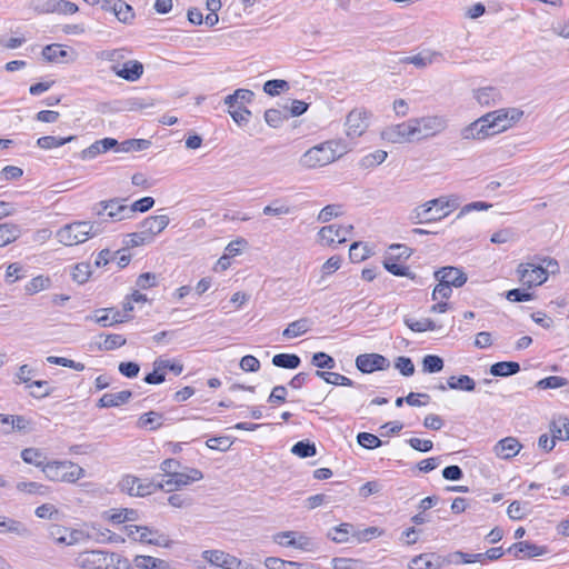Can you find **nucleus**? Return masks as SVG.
Wrapping results in <instances>:
<instances>
[{
  "instance_id": "nucleus-1",
  "label": "nucleus",
  "mask_w": 569,
  "mask_h": 569,
  "mask_svg": "<svg viewBox=\"0 0 569 569\" xmlns=\"http://www.w3.org/2000/svg\"><path fill=\"white\" fill-rule=\"evenodd\" d=\"M456 207L455 200L447 197L436 198L413 208L409 220L413 224L436 222L449 216Z\"/></svg>"
},
{
  "instance_id": "nucleus-2",
  "label": "nucleus",
  "mask_w": 569,
  "mask_h": 569,
  "mask_svg": "<svg viewBox=\"0 0 569 569\" xmlns=\"http://www.w3.org/2000/svg\"><path fill=\"white\" fill-rule=\"evenodd\" d=\"M347 152V147L341 141H326L308 149L300 158V164L308 169L327 166L339 159Z\"/></svg>"
},
{
  "instance_id": "nucleus-3",
  "label": "nucleus",
  "mask_w": 569,
  "mask_h": 569,
  "mask_svg": "<svg viewBox=\"0 0 569 569\" xmlns=\"http://www.w3.org/2000/svg\"><path fill=\"white\" fill-rule=\"evenodd\" d=\"M102 231V221H74L60 228L57 231V238L64 246H76L100 234Z\"/></svg>"
},
{
  "instance_id": "nucleus-4",
  "label": "nucleus",
  "mask_w": 569,
  "mask_h": 569,
  "mask_svg": "<svg viewBox=\"0 0 569 569\" xmlns=\"http://www.w3.org/2000/svg\"><path fill=\"white\" fill-rule=\"evenodd\" d=\"M123 531L129 539L136 542L162 548H169L172 543L166 533L153 527L129 523L123 527Z\"/></svg>"
},
{
  "instance_id": "nucleus-5",
  "label": "nucleus",
  "mask_w": 569,
  "mask_h": 569,
  "mask_svg": "<svg viewBox=\"0 0 569 569\" xmlns=\"http://www.w3.org/2000/svg\"><path fill=\"white\" fill-rule=\"evenodd\" d=\"M43 473L51 481L73 483L84 476V469L71 461H52L43 466Z\"/></svg>"
},
{
  "instance_id": "nucleus-6",
  "label": "nucleus",
  "mask_w": 569,
  "mask_h": 569,
  "mask_svg": "<svg viewBox=\"0 0 569 569\" xmlns=\"http://www.w3.org/2000/svg\"><path fill=\"white\" fill-rule=\"evenodd\" d=\"M116 559L119 561V556L114 552L100 549L86 550L77 555L73 563L81 569H109Z\"/></svg>"
},
{
  "instance_id": "nucleus-7",
  "label": "nucleus",
  "mask_w": 569,
  "mask_h": 569,
  "mask_svg": "<svg viewBox=\"0 0 569 569\" xmlns=\"http://www.w3.org/2000/svg\"><path fill=\"white\" fill-rule=\"evenodd\" d=\"M522 116L523 111L517 108H502L485 114L490 124L491 136L506 131L519 121Z\"/></svg>"
},
{
  "instance_id": "nucleus-8",
  "label": "nucleus",
  "mask_w": 569,
  "mask_h": 569,
  "mask_svg": "<svg viewBox=\"0 0 569 569\" xmlns=\"http://www.w3.org/2000/svg\"><path fill=\"white\" fill-rule=\"evenodd\" d=\"M412 129L415 130L416 140H422L435 137L445 131L448 122L441 116H427L411 119Z\"/></svg>"
},
{
  "instance_id": "nucleus-9",
  "label": "nucleus",
  "mask_w": 569,
  "mask_h": 569,
  "mask_svg": "<svg viewBox=\"0 0 569 569\" xmlns=\"http://www.w3.org/2000/svg\"><path fill=\"white\" fill-rule=\"evenodd\" d=\"M123 202L124 199L120 198L100 201L93 206L92 211L100 218L99 221H102V223L107 221L104 217H108L110 221L130 219L129 212L122 211V209L129 208V206Z\"/></svg>"
},
{
  "instance_id": "nucleus-10",
  "label": "nucleus",
  "mask_w": 569,
  "mask_h": 569,
  "mask_svg": "<svg viewBox=\"0 0 569 569\" xmlns=\"http://www.w3.org/2000/svg\"><path fill=\"white\" fill-rule=\"evenodd\" d=\"M517 273L522 284L529 288L540 286L547 281V269L535 262L520 263Z\"/></svg>"
},
{
  "instance_id": "nucleus-11",
  "label": "nucleus",
  "mask_w": 569,
  "mask_h": 569,
  "mask_svg": "<svg viewBox=\"0 0 569 569\" xmlns=\"http://www.w3.org/2000/svg\"><path fill=\"white\" fill-rule=\"evenodd\" d=\"M203 478V473L196 468H186L184 471H177L167 480L162 482V490L171 492L181 489L192 482L199 481Z\"/></svg>"
},
{
  "instance_id": "nucleus-12",
  "label": "nucleus",
  "mask_w": 569,
  "mask_h": 569,
  "mask_svg": "<svg viewBox=\"0 0 569 569\" xmlns=\"http://www.w3.org/2000/svg\"><path fill=\"white\" fill-rule=\"evenodd\" d=\"M353 230L352 224H329L322 227L318 236L327 246L345 243Z\"/></svg>"
},
{
  "instance_id": "nucleus-13",
  "label": "nucleus",
  "mask_w": 569,
  "mask_h": 569,
  "mask_svg": "<svg viewBox=\"0 0 569 569\" xmlns=\"http://www.w3.org/2000/svg\"><path fill=\"white\" fill-rule=\"evenodd\" d=\"M411 124V119L406 122L387 127L381 136L385 140L392 143H403L416 140V134L413 132Z\"/></svg>"
},
{
  "instance_id": "nucleus-14",
  "label": "nucleus",
  "mask_w": 569,
  "mask_h": 569,
  "mask_svg": "<svg viewBox=\"0 0 569 569\" xmlns=\"http://www.w3.org/2000/svg\"><path fill=\"white\" fill-rule=\"evenodd\" d=\"M356 367L362 373H371L377 370H387L390 361L379 353H362L356 358Z\"/></svg>"
},
{
  "instance_id": "nucleus-15",
  "label": "nucleus",
  "mask_w": 569,
  "mask_h": 569,
  "mask_svg": "<svg viewBox=\"0 0 569 569\" xmlns=\"http://www.w3.org/2000/svg\"><path fill=\"white\" fill-rule=\"evenodd\" d=\"M488 118L481 116L473 122L460 129L459 136L462 140H485L491 136Z\"/></svg>"
},
{
  "instance_id": "nucleus-16",
  "label": "nucleus",
  "mask_w": 569,
  "mask_h": 569,
  "mask_svg": "<svg viewBox=\"0 0 569 569\" xmlns=\"http://www.w3.org/2000/svg\"><path fill=\"white\" fill-rule=\"evenodd\" d=\"M368 112L363 109L351 110L346 119L347 136L349 138L360 137L368 128Z\"/></svg>"
},
{
  "instance_id": "nucleus-17",
  "label": "nucleus",
  "mask_w": 569,
  "mask_h": 569,
  "mask_svg": "<svg viewBox=\"0 0 569 569\" xmlns=\"http://www.w3.org/2000/svg\"><path fill=\"white\" fill-rule=\"evenodd\" d=\"M445 565V557L435 552H429L413 557L408 567L409 569H441Z\"/></svg>"
},
{
  "instance_id": "nucleus-18",
  "label": "nucleus",
  "mask_w": 569,
  "mask_h": 569,
  "mask_svg": "<svg viewBox=\"0 0 569 569\" xmlns=\"http://www.w3.org/2000/svg\"><path fill=\"white\" fill-rule=\"evenodd\" d=\"M438 281L445 282L450 287L460 288L467 282V274L456 267H443L435 272Z\"/></svg>"
},
{
  "instance_id": "nucleus-19",
  "label": "nucleus",
  "mask_w": 569,
  "mask_h": 569,
  "mask_svg": "<svg viewBox=\"0 0 569 569\" xmlns=\"http://www.w3.org/2000/svg\"><path fill=\"white\" fill-rule=\"evenodd\" d=\"M110 69L119 78L130 82L139 80L143 73V64L137 60L124 62L122 68H120L118 64H112Z\"/></svg>"
},
{
  "instance_id": "nucleus-20",
  "label": "nucleus",
  "mask_w": 569,
  "mask_h": 569,
  "mask_svg": "<svg viewBox=\"0 0 569 569\" xmlns=\"http://www.w3.org/2000/svg\"><path fill=\"white\" fill-rule=\"evenodd\" d=\"M169 224V217L166 214L150 216L140 222L139 228L152 241L153 238L162 232Z\"/></svg>"
},
{
  "instance_id": "nucleus-21",
  "label": "nucleus",
  "mask_w": 569,
  "mask_h": 569,
  "mask_svg": "<svg viewBox=\"0 0 569 569\" xmlns=\"http://www.w3.org/2000/svg\"><path fill=\"white\" fill-rule=\"evenodd\" d=\"M86 320H92L101 327H110L126 321L124 316L113 308L99 309L93 315L87 316Z\"/></svg>"
},
{
  "instance_id": "nucleus-22",
  "label": "nucleus",
  "mask_w": 569,
  "mask_h": 569,
  "mask_svg": "<svg viewBox=\"0 0 569 569\" xmlns=\"http://www.w3.org/2000/svg\"><path fill=\"white\" fill-rule=\"evenodd\" d=\"M273 541L283 547H293L306 550L309 546V538L298 535L296 531H281L273 536Z\"/></svg>"
},
{
  "instance_id": "nucleus-23",
  "label": "nucleus",
  "mask_w": 569,
  "mask_h": 569,
  "mask_svg": "<svg viewBox=\"0 0 569 569\" xmlns=\"http://www.w3.org/2000/svg\"><path fill=\"white\" fill-rule=\"evenodd\" d=\"M119 142L113 138H103L101 140L94 141L88 148L83 149L81 152L82 160H91L96 158L100 153H104L116 147H118Z\"/></svg>"
},
{
  "instance_id": "nucleus-24",
  "label": "nucleus",
  "mask_w": 569,
  "mask_h": 569,
  "mask_svg": "<svg viewBox=\"0 0 569 569\" xmlns=\"http://www.w3.org/2000/svg\"><path fill=\"white\" fill-rule=\"evenodd\" d=\"M202 558L210 563V569L223 565L240 566V561L236 557L220 550H206L202 553Z\"/></svg>"
},
{
  "instance_id": "nucleus-25",
  "label": "nucleus",
  "mask_w": 569,
  "mask_h": 569,
  "mask_svg": "<svg viewBox=\"0 0 569 569\" xmlns=\"http://www.w3.org/2000/svg\"><path fill=\"white\" fill-rule=\"evenodd\" d=\"M473 98L482 107H492L502 100L501 92L495 87H485L475 90Z\"/></svg>"
},
{
  "instance_id": "nucleus-26",
  "label": "nucleus",
  "mask_w": 569,
  "mask_h": 569,
  "mask_svg": "<svg viewBox=\"0 0 569 569\" xmlns=\"http://www.w3.org/2000/svg\"><path fill=\"white\" fill-rule=\"evenodd\" d=\"M507 552L516 558L537 557L543 553V549L530 541L516 542L507 549Z\"/></svg>"
},
{
  "instance_id": "nucleus-27",
  "label": "nucleus",
  "mask_w": 569,
  "mask_h": 569,
  "mask_svg": "<svg viewBox=\"0 0 569 569\" xmlns=\"http://www.w3.org/2000/svg\"><path fill=\"white\" fill-rule=\"evenodd\" d=\"M521 449L520 442L513 437H507L498 441L495 446V452L502 459L515 457Z\"/></svg>"
},
{
  "instance_id": "nucleus-28",
  "label": "nucleus",
  "mask_w": 569,
  "mask_h": 569,
  "mask_svg": "<svg viewBox=\"0 0 569 569\" xmlns=\"http://www.w3.org/2000/svg\"><path fill=\"white\" fill-rule=\"evenodd\" d=\"M132 396L130 390H122L114 393H104L98 401L99 408L119 407L127 403Z\"/></svg>"
},
{
  "instance_id": "nucleus-29",
  "label": "nucleus",
  "mask_w": 569,
  "mask_h": 569,
  "mask_svg": "<svg viewBox=\"0 0 569 569\" xmlns=\"http://www.w3.org/2000/svg\"><path fill=\"white\" fill-rule=\"evenodd\" d=\"M133 565L139 569H169L166 560L146 555H138L133 559Z\"/></svg>"
},
{
  "instance_id": "nucleus-30",
  "label": "nucleus",
  "mask_w": 569,
  "mask_h": 569,
  "mask_svg": "<svg viewBox=\"0 0 569 569\" xmlns=\"http://www.w3.org/2000/svg\"><path fill=\"white\" fill-rule=\"evenodd\" d=\"M489 371L495 377H509L520 371V365L516 361H499L491 365Z\"/></svg>"
},
{
  "instance_id": "nucleus-31",
  "label": "nucleus",
  "mask_w": 569,
  "mask_h": 569,
  "mask_svg": "<svg viewBox=\"0 0 569 569\" xmlns=\"http://www.w3.org/2000/svg\"><path fill=\"white\" fill-rule=\"evenodd\" d=\"M550 432L556 440H569V419L559 417L550 422Z\"/></svg>"
},
{
  "instance_id": "nucleus-32",
  "label": "nucleus",
  "mask_w": 569,
  "mask_h": 569,
  "mask_svg": "<svg viewBox=\"0 0 569 569\" xmlns=\"http://www.w3.org/2000/svg\"><path fill=\"white\" fill-rule=\"evenodd\" d=\"M310 329V320L308 318L298 319L288 325L282 331V337L286 339H292L302 336Z\"/></svg>"
},
{
  "instance_id": "nucleus-33",
  "label": "nucleus",
  "mask_w": 569,
  "mask_h": 569,
  "mask_svg": "<svg viewBox=\"0 0 569 569\" xmlns=\"http://www.w3.org/2000/svg\"><path fill=\"white\" fill-rule=\"evenodd\" d=\"M21 234V228L16 223L0 224V247L16 241Z\"/></svg>"
},
{
  "instance_id": "nucleus-34",
  "label": "nucleus",
  "mask_w": 569,
  "mask_h": 569,
  "mask_svg": "<svg viewBox=\"0 0 569 569\" xmlns=\"http://www.w3.org/2000/svg\"><path fill=\"white\" fill-rule=\"evenodd\" d=\"M253 92L248 89H237L232 94H229L224 98V103L229 108H234L238 106H242L243 103H249L253 99Z\"/></svg>"
},
{
  "instance_id": "nucleus-35",
  "label": "nucleus",
  "mask_w": 569,
  "mask_h": 569,
  "mask_svg": "<svg viewBox=\"0 0 569 569\" xmlns=\"http://www.w3.org/2000/svg\"><path fill=\"white\" fill-rule=\"evenodd\" d=\"M271 362L278 368L297 369L301 363V359L295 353H278L272 357Z\"/></svg>"
},
{
  "instance_id": "nucleus-36",
  "label": "nucleus",
  "mask_w": 569,
  "mask_h": 569,
  "mask_svg": "<svg viewBox=\"0 0 569 569\" xmlns=\"http://www.w3.org/2000/svg\"><path fill=\"white\" fill-rule=\"evenodd\" d=\"M447 386L448 388L453 390H462L468 392L473 391L476 389L475 380L467 375H461L459 377H449L447 380Z\"/></svg>"
},
{
  "instance_id": "nucleus-37",
  "label": "nucleus",
  "mask_w": 569,
  "mask_h": 569,
  "mask_svg": "<svg viewBox=\"0 0 569 569\" xmlns=\"http://www.w3.org/2000/svg\"><path fill=\"white\" fill-rule=\"evenodd\" d=\"M315 375L325 380L327 383L335 385V386H346V387H353L355 382L349 379L348 377L337 373V372H328V371H320L317 370Z\"/></svg>"
},
{
  "instance_id": "nucleus-38",
  "label": "nucleus",
  "mask_w": 569,
  "mask_h": 569,
  "mask_svg": "<svg viewBox=\"0 0 569 569\" xmlns=\"http://www.w3.org/2000/svg\"><path fill=\"white\" fill-rule=\"evenodd\" d=\"M383 267L387 271L398 277H408L411 280H416L417 276L412 273L407 266L400 264L393 260V258H386L383 260Z\"/></svg>"
},
{
  "instance_id": "nucleus-39",
  "label": "nucleus",
  "mask_w": 569,
  "mask_h": 569,
  "mask_svg": "<svg viewBox=\"0 0 569 569\" xmlns=\"http://www.w3.org/2000/svg\"><path fill=\"white\" fill-rule=\"evenodd\" d=\"M162 413L157 411H149L143 413L138 420L139 428H149L150 430H157L162 426Z\"/></svg>"
},
{
  "instance_id": "nucleus-40",
  "label": "nucleus",
  "mask_w": 569,
  "mask_h": 569,
  "mask_svg": "<svg viewBox=\"0 0 569 569\" xmlns=\"http://www.w3.org/2000/svg\"><path fill=\"white\" fill-rule=\"evenodd\" d=\"M0 532H13L19 536H28V528L20 521L7 519L0 516Z\"/></svg>"
},
{
  "instance_id": "nucleus-41",
  "label": "nucleus",
  "mask_w": 569,
  "mask_h": 569,
  "mask_svg": "<svg viewBox=\"0 0 569 569\" xmlns=\"http://www.w3.org/2000/svg\"><path fill=\"white\" fill-rule=\"evenodd\" d=\"M480 559H481V556H479V553L455 551V552L449 553L448 557H446V565H448V563L469 565V563H476V562L479 563Z\"/></svg>"
},
{
  "instance_id": "nucleus-42",
  "label": "nucleus",
  "mask_w": 569,
  "mask_h": 569,
  "mask_svg": "<svg viewBox=\"0 0 569 569\" xmlns=\"http://www.w3.org/2000/svg\"><path fill=\"white\" fill-rule=\"evenodd\" d=\"M42 56L44 60L49 62H57L66 59L69 56V52L63 50L61 44L52 43L42 49Z\"/></svg>"
},
{
  "instance_id": "nucleus-43",
  "label": "nucleus",
  "mask_w": 569,
  "mask_h": 569,
  "mask_svg": "<svg viewBox=\"0 0 569 569\" xmlns=\"http://www.w3.org/2000/svg\"><path fill=\"white\" fill-rule=\"evenodd\" d=\"M21 458L26 463L33 465L36 467L46 466V456L42 451L36 448H27L21 451Z\"/></svg>"
},
{
  "instance_id": "nucleus-44",
  "label": "nucleus",
  "mask_w": 569,
  "mask_h": 569,
  "mask_svg": "<svg viewBox=\"0 0 569 569\" xmlns=\"http://www.w3.org/2000/svg\"><path fill=\"white\" fill-rule=\"evenodd\" d=\"M74 139H76L74 136H69L66 138H58L54 136H44L37 140V144L41 149L49 150V149L61 147Z\"/></svg>"
},
{
  "instance_id": "nucleus-45",
  "label": "nucleus",
  "mask_w": 569,
  "mask_h": 569,
  "mask_svg": "<svg viewBox=\"0 0 569 569\" xmlns=\"http://www.w3.org/2000/svg\"><path fill=\"white\" fill-rule=\"evenodd\" d=\"M264 216L281 217L291 213V208L282 200L276 199L262 209Z\"/></svg>"
},
{
  "instance_id": "nucleus-46",
  "label": "nucleus",
  "mask_w": 569,
  "mask_h": 569,
  "mask_svg": "<svg viewBox=\"0 0 569 569\" xmlns=\"http://www.w3.org/2000/svg\"><path fill=\"white\" fill-rule=\"evenodd\" d=\"M529 502H520L515 500L509 505L507 515L512 520H521L529 515Z\"/></svg>"
},
{
  "instance_id": "nucleus-47",
  "label": "nucleus",
  "mask_w": 569,
  "mask_h": 569,
  "mask_svg": "<svg viewBox=\"0 0 569 569\" xmlns=\"http://www.w3.org/2000/svg\"><path fill=\"white\" fill-rule=\"evenodd\" d=\"M291 452L300 458H309L317 455V448L313 442L301 440L292 446Z\"/></svg>"
},
{
  "instance_id": "nucleus-48",
  "label": "nucleus",
  "mask_w": 569,
  "mask_h": 569,
  "mask_svg": "<svg viewBox=\"0 0 569 569\" xmlns=\"http://www.w3.org/2000/svg\"><path fill=\"white\" fill-rule=\"evenodd\" d=\"M151 146V141L147 139H128L118 144V151L130 152V151H142Z\"/></svg>"
},
{
  "instance_id": "nucleus-49",
  "label": "nucleus",
  "mask_w": 569,
  "mask_h": 569,
  "mask_svg": "<svg viewBox=\"0 0 569 569\" xmlns=\"http://www.w3.org/2000/svg\"><path fill=\"white\" fill-rule=\"evenodd\" d=\"M50 286L51 280L49 277L37 276L26 284L24 290L28 295H34L42 290L49 289Z\"/></svg>"
},
{
  "instance_id": "nucleus-50",
  "label": "nucleus",
  "mask_w": 569,
  "mask_h": 569,
  "mask_svg": "<svg viewBox=\"0 0 569 569\" xmlns=\"http://www.w3.org/2000/svg\"><path fill=\"white\" fill-rule=\"evenodd\" d=\"M288 119L287 107H284V110L268 109L264 112V120L272 128H279Z\"/></svg>"
},
{
  "instance_id": "nucleus-51",
  "label": "nucleus",
  "mask_w": 569,
  "mask_h": 569,
  "mask_svg": "<svg viewBox=\"0 0 569 569\" xmlns=\"http://www.w3.org/2000/svg\"><path fill=\"white\" fill-rule=\"evenodd\" d=\"M443 359L436 355H427L422 359V370L426 373H437L443 369Z\"/></svg>"
},
{
  "instance_id": "nucleus-52",
  "label": "nucleus",
  "mask_w": 569,
  "mask_h": 569,
  "mask_svg": "<svg viewBox=\"0 0 569 569\" xmlns=\"http://www.w3.org/2000/svg\"><path fill=\"white\" fill-rule=\"evenodd\" d=\"M439 54L436 53V52H432V53H426V52H420L416 56H411V57H406L402 59V62L403 63H410V64H413L416 66L417 68H426L427 66L431 64L433 59L436 57H438Z\"/></svg>"
},
{
  "instance_id": "nucleus-53",
  "label": "nucleus",
  "mask_w": 569,
  "mask_h": 569,
  "mask_svg": "<svg viewBox=\"0 0 569 569\" xmlns=\"http://www.w3.org/2000/svg\"><path fill=\"white\" fill-rule=\"evenodd\" d=\"M356 532L353 530V526L350 523H341L332 529V532L329 533V537L335 542H346L349 539V536Z\"/></svg>"
},
{
  "instance_id": "nucleus-54",
  "label": "nucleus",
  "mask_w": 569,
  "mask_h": 569,
  "mask_svg": "<svg viewBox=\"0 0 569 569\" xmlns=\"http://www.w3.org/2000/svg\"><path fill=\"white\" fill-rule=\"evenodd\" d=\"M90 276H91V266L88 262L77 263L72 268V272H71L72 280L79 284L87 282Z\"/></svg>"
},
{
  "instance_id": "nucleus-55",
  "label": "nucleus",
  "mask_w": 569,
  "mask_h": 569,
  "mask_svg": "<svg viewBox=\"0 0 569 569\" xmlns=\"http://www.w3.org/2000/svg\"><path fill=\"white\" fill-rule=\"evenodd\" d=\"M159 489H162V482H154L148 479L139 478V482L137 485V490H134L136 496L144 497L151 493H154Z\"/></svg>"
},
{
  "instance_id": "nucleus-56",
  "label": "nucleus",
  "mask_w": 569,
  "mask_h": 569,
  "mask_svg": "<svg viewBox=\"0 0 569 569\" xmlns=\"http://www.w3.org/2000/svg\"><path fill=\"white\" fill-rule=\"evenodd\" d=\"M331 565L335 569H365L366 563L359 559L332 558Z\"/></svg>"
},
{
  "instance_id": "nucleus-57",
  "label": "nucleus",
  "mask_w": 569,
  "mask_h": 569,
  "mask_svg": "<svg viewBox=\"0 0 569 569\" xmlns=\"http://www.w3.org/2000/svg\"><path fill=\"white\" fill-rule=\"evenodd\" d=\"M59 0H31V8L38 13H57Z\"/></svg>"
},
{
  "instance_id": "nucleus-58",
  "label": "nucleus",
  "mask_w": 569,
  "mask_h": 569,
  "mask_svg": "<svg viewBox=\"0 0 569 569\" xmlns=\"http://www.w3.org/2000/svg\"><path fill=\"white\" fill-rule=\"evenodd\" d=\"M154 206V199L152 197H143L137 201H134L128 209H122V211L129 212L130 218L134 212H147Z\"/></svg>"
},
{
  "instance_id": "nucleus-59",
  "label": "nucleus",
  "mask_w": 569,
  "mask_h": 569,
  "mask_svg": "<svg viewBox=\"0 0 569 569\" xmlns=\"http://www.w3.org/2000/svg\"><path fill=\"white\" fill-rule=\"evenodd\" d=\"M387 156L388 153L385 150H376L375 152L365 156L360 161V166L366 169L373 168L382 163Z\"/></svg>"
},
{
  "instance_id": "nucleus-60",
  "label": "nucleus",
  "mask_w": 569,
  "mask_h": 569,
  "mask_svg": "<svg viewBox=\"0 0 569 569\" xmlns=\"http://www.w3.org/2000/svg\"><path fill=\"white\" fill-rule=\"evenodd\" d=\"M406 326L415 332H425L427 330H435L436 323L431 319L413 320L405 318Z\"/></svg>"
},
{
  "instance_id": "nucleus-61",
  "label": "nucleus",
  "mask_w": 569,
  "mask_h": 569,
  "mask_svg": "<svg viewBox=\"0 0 569 569\" xmlns=\"http://www.w3.org/2000/svg\"><path fill=\"white\" fill-rule=\"evenodd\" d=\"M289 83L282 79L268 80L263 84V91L269 96H278L282 91L289 90Z\"/></svg>"
},
{
  "instance_id": "nucleus-62",
  "label": "nucleus",
  "mask_w": 569,
  "mask_h": 569,
  "mask_svg": "<svg viewBox=\"0 0 569 569\" xmlns=\"http://www.w3.org/2000/svg\"><path fill=\"white\" fill-rule=\"evenodd\" d=\"M17 490L20 492L29 493V495L43 496L47 493V487L39 482H34V481L18 482Z\"/></svg>"
},
{
  "instance_id": "nucleus-63",
  "label": "nucleus",
  "mask_w": 569,
  "mask_h": 569,
  "mask_svg": "<svg viewBox=\"0 0 569 569\" xmlns=\"http://www.w3.org/2000/svg\"><path fill=\"white\" fill-rule=\"evenodd\" d=\"M126 342H127V340L122 335H117V333L107 335L104 337V341L99 345V349L110 351V350H114L117 348L124 346Z\"/></svg>"
},
{
  "instance_id": "nucleus-64",
  "label": "nucleus",
  "mask_w": 569,
  "mask_h": 569,
  "mask_svg": "<svg viewBox=\"0 0 569 569\" xmlns=\"http://www.w3.org/2000/svg\"><path fill=\"white\" fill-rule=\"evenodd\" d=\"M128 51L126 49L103 50L98 54V58L118 64L126 59Z\"/></svg>"
}]
</instances>
